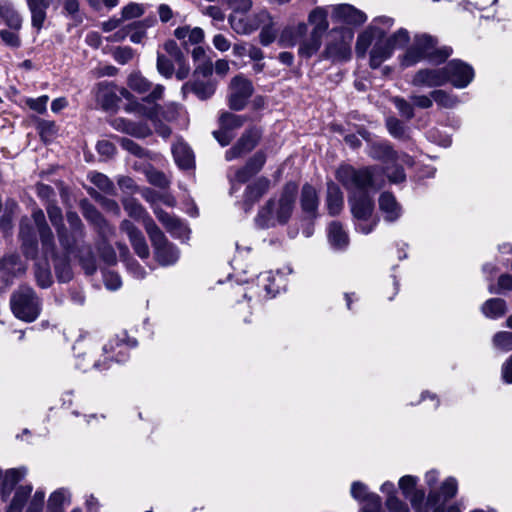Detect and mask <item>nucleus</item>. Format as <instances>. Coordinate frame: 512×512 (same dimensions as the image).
Segmentation results:
<instances>
[{
  "label": "nucleus",
  "instance_id": "nucleus-60",
  "mask_svg": "<svg viewBox=\"0 0 512 512\" xmlns=\"http://www.w3.org/2000/svg\"><path fill=\"white\" fill-rule=\"evenodd\" d=\"M144 13L143 6L137 3H129L121 10L123 21L138 18Z\"/></svg>",
  "mask_w": 512,
  "mask_h": 512
},
{
  "label": "nucleus",
  "instance_id": "nucleus-40",
  "mask_svg": "<svg viewBox=\"0 0 512 512\" xmlns=\"http://www.w3.org/2000/svg\"><path fill=\"white\" fill-rule=\"evenodd\" d=\"M277 278H281L279 273L267 271L258 275V285L265 291L266 296H275L280 289V285L277 283Z\"/></svg>",
  "mask_w": 512,
  "mask_h": 512
},
{
  "label": "nucleus",
  "instance_id": "nucleus-52",
  "mask_svg": "<svg viewBox=\"0 0 512 512\" xmlns=\"http://www.w3.org/2000/svg\"><path fill=\"white\" fill-rule=\"evenodd\" d=\"M405 498L410 501L411 506L417 512H429L427 499L425 500V493L423 490L416 489Z\"/></svg>",
  "mask_w": 512,
  "mask_h": 512
},
{
  "label": "nucleus",
  "instance_id": "nucleus-51",
  "mask_svg": "<svg viewBox=\"0 0 512 512\" xmlns=\"http://www.w3.org/2000/svg\"><path fill=\"white\" fill-rule=\"evenodd\" d=\"M55 260V273L61 282H68L72 278V271L67 258H53Z\"/></svg>",
  "mask_w": 512,
  "mask_h": 512
},
{
  "label": "nucleus",
  "instance_id": "nucleus-27",
  "mask_svg": "<svg viewBox=\"0 0 512 512\" xmlns=\"http://www.w3.org/2000/svg\"><path fill=\"white\" fill-rule=\"evenodd\" d=\"M83 214L84 217L98 229V233L101 238H109L113 235V228L93 205H85L83 207Z\"/></svg>",
  "mask_w": 512,
  "mask_h": 512
},
{
  "label": "nucleus",
  "instance_id": "nucleus-26",
  "mask_svg": "<svg viewBox=\"0 0 512 512\" xmlns=\"http://www.w3.org/2000/svg\"><path fill=\"white\" fill-rule=\"evenodd\" d=\"M379 209L387 222H395L401 217L402 208L392 193L384 192L379 197Z\"/></svg>",
  "mask_w": 512,
  "mask_h": 512
},
{
  "label": "nucleus",
  "instance_id": "nucleus-4",
  "mask_svg": "<svg viewBox=\"0 0 512 512\" xmlns=\"http://www.w3.org/2000/svg\"><path fill=\"white\" fill-rule=\"evenodd\" d=\"M32 219L39 234L44 261H38L35 265V279L39 287L48 288L53 283L50 266L47 259L55 258V241L52 230L46 222L44 212L35 208L32 212Z\"/></svg>",
  "mask_w": 512,
  "mask_h": 512
},
{
  "label": "nucleus",
  "instance_id": "nucleus-32",
  "mask_svg": "<svg viewBox=\"0 0 512 512\" xmlns=\"http://www.w3.org/2000/svg\"><path fill=\"white\" fill-rule=\"evenodd\" d=\"M326 205L331 216L338 215L344 207V197L339 186L333 182L327 185Z\"/></svg>",
  "mask_w": 512,
  "mask_h": 512
},
{
  "label": "nucleus",
  "instance_id": "nucleus-37",
  "mask_svg": "<svg viewBox=\"0 0 512 512\" xmlns=\"http://www.w3.org/2000/svg\"><path fill=\"white\" fill-rule=\"evenodd\" d=\"M369 155L376 160L385 163L396 162L398 154L393 150L392 146L387 142H375L369 148Z\"/></svg>",
  "mask_w": 512,
  "mask_h": 512
},
{
  "label": "nucleus",
  "instance_id": "nucleus-48",
  "mask_svg": "<svg viewBox=\"0 0 512 512\" xmlns=\"http://www.w3.org/2000/svg\"><path fill=\"white\" fill-rule=\"evenodd\" d=\"M69 498V493L65 489L54 491L48 499V509L51 512H62V506Z\"/></svg>",
  "mask_w": 512,
  "mask_h": 512
},
{
  "label": "nucleus",
  "instance_id": "nucleus-45",
  "mask_svg": "<svg viewBox=\"0 0 512 512\" xmlns=\"http://www.w3.org/2000/svg\"><path fill=\"white\" fill-rule=\"evenodd\" d=\"M0 19L12 30H20L22 27V18L16 10L4 6L0 12Z\"/></svg>",
  "mask_w": 512,
  "mask_h": 512
},
{
  "label": "nucleus",
  "instance_id": "nucleus-5",
  "mask_svg": "<svg viewBox=\"0 0 512 512\" xmlns=\"http://www.w3.org/2000/svg\"><path fill=\"white\" fill-rule=\"evenodd\" d=\"M371 46L369 63L371 68L376 69L393 54V50L385 40V30L376 25H369L359 34L355 47L357 56L365 57Z\"/></svg>",
  "mask_w": 512,
  "mask_h": 512
},
{
  "label": "nucleus",
  "instance_id": "nucleus-35",
  "mask_svg": "<svg viewBox=\"0 0 512 512\" xmlns=\"http://www.w3.org/2000/svg\"><path fill=\"white\" fill-rule=\"evenodd\" d=\"M172 153L176 164L181 169H190L194 165V155L190 147L183 141H177L172 146Z\"/></svg>",
  "mask_w": 512,
  "mask_h": 512
},
{
  "label": "nucleus",
  "instance_id": "nucleus-43",
  "mask_svg": "<svg viewBox=\"0 0 512 512\" xmlns=\"http://www.w3.org/2000/svg\"><path fill=\"white\" fill-rule=\"evenodd\" d=\"M229 23L237 34L247 35L256 30V25H253L250 15L245 17L230 16Z\"/></svg>",
  "mask_w": 512,
  "mask_h": 512
},
{
  "label": "nucleus",
  "instance_id": "nucleus-57",
  "mask_svg": "<svg viewBox=\"0 0 512 512\" xmlns=\"http://www.w3.org/2000/svg\"><path fill=\"white\" fill-rule=\"evenodd\" d=\"M119 142L121 147L132 155H135L139 158H145L148 156V152L143 147L129 138H120Z\"/></svg>",
  "mask_w": 512,
  "mask_h": 512
},
{
  "label": "nucleus",
  "instance_id": "nucleus-46",
  "mask_svg": "<svg viewBox=\"0 0 512 512\" xmlns=\"http://www.w3.org/2000/svg\"><path fill=\"white\" fill-rule=\"evenodd\" d=\"M431 97L433 98V101L437 103V105L443 108L450 109L459 103V100L455 95L441 89L433 90L431 92Z\"/></svg>",
  "mask_w": 512,
  "mask_h": 512
},
{
  "label": "nucleus",
  "instance_id": "nucleus-18",
  "mask_svg": "<svg viewBox=\"0 0 512 512\" xmlns=\"http://www.w3.org/2000/svg\"><path fill=\"white\" fill-rule=\"evenodd\" d=\"M447 83L443 67L419 69L411 80V85L418 88H436Z\"/></svg>",
  "mask_w": 512,
  "mask_h": 512
},
{
  "label": "nucleus",
  "instance_id": "nucleus-62",
  "mask_svg": "<svg viewBox=\"0 0 512 512\" xmlns=\"http://www.w3.org/2000/svg\"><path fill=\"white\" fill-rule=\"evenodd\" d=\"M163 50L166 52V54L171 57L175 62L176 61H182L183 58H185V55L181 48L178 46V44L174 40H167L163 44Z\"/></svg>",
  "mask_w": 512,
  "mask_h": 512
},
{
  "label": "nucleus",
  "instance_id": "nucleus-30",
  "mask_svg": "<svg viewBox=\"0 0 512 512\" xmlns=\"http://www.w3.org/2000/svg\"><path fill=\"white\" fill-rule=\"evenodd\" d=\"M307 33V25L305 23H298L295 26L285 28L278 39V44L281 47H293L298 41Z\"/></svg>",
  "mask_w": 512,
  "mask_h": 512
},
{
  "label": "nucleus",
  "instance_id": "nucleus-61",
  "mask_svg": "<svg viewBox=\"0 0 512 512\" xmlns=\"http://www.w3.org/2000/svg\"><path fill=\"white\" fill-rule=\"evenodd\" d=\"M19 30H0V38L2 41L11 48H18L21 45V40L18 34Z\"/></svg>",
  "mask_w": 512,
  "mask_h": 512
},
{
  "label": "nucleus",
  "instance_id": "nucleus-63",
  "mask_svg": "<svg viewBox=\"0 0 512 512\" xmlns=\"http://www.w3.org/2000/svg\"><path fill=\"white\" fill-rule=\"evenodd\" d=\"M393 103L395 107L398 109L401 116L406 119H412L414 117V108L413 105L410 104L407 100L401 97L393 98Z\"/></svg>",
  "mask_w": 512,
  "mask_h": 512
},
{
  "label": "nucleus",
  "instance_id": "nucleus-28",
  "mask_svg": "<svg viewBox=\"0 0 512 512\" xmlns=\"http://www.w3.org/2000/svg\"><path fill=\"white\" fill-rule=\"evenodd\" d=\"M115 129L137 138H146L152 131L146 123L132 122L124 118H116L113 121Z\"/></svg>",
  "mask_w": 512,
  "mask_h": 512
},
{
  "label": "nucleus",
  "instance_id": "nucleus-9",
  "mask_svg": "<svg viewBox=\"0 0 512 512\" xmlns=\"http://www.w3.org/2000/svg\"><path fill=\"white\" fill-rule=\"evenodd\" d=\"M146 232L155 251V258L162 266L173 265L179 258L178 249L170 242L155 224L153 219L146 220Z\"/></svg>",
  "mask_w": 512,
  "mask_h": 512
},
{
  "label": "nucleus",
  "instance_id": "nucleus-6",
  "mask_svg": "<svg viewBox=\"0 0 512 512\" xmlns=\"http://www.w3.org/2000/svg\"><path fill=\"white\" fill-rule=\"evenodd\" d=\"M377 170L374 166L356 169L343 165L337 170L336 178L348 191V196L375 194L380 188L374 180Z\"/></svg>",
  "mask_w": 512,
  "mask_h": 512
},
{
  "label": "nucleus",
  "instance_id": "nucleus-24",
  "mask_svg": "<svg viewBox=\"0 0 512 512\" xmlns=\"http://www.w3.org/2000/svg\"><path fill=\"white\" fill-rule=\"evenodd\" d=\"M174 36L180 41L181 46L185 50H189L191 46H196L204 42L205 33L200 27H191L184 25L174 30Z\"/></svg>",
  "mask_w": 512,
  "mask_h": 512
},
{
  "label": "nucleus",
  "instance_id": "nucleus-31",
  "mask_svg": "<svg viewBox=\"0 0 512 512\" xmlns=\"http://www.w3.org/2000/svg\"><path fill=\"white\" fill-rule=\"evenodd\" d=\"M27 470L23 467L8 469L1 481L0 489L2 497H7L13 491L17 483H19L26 475Z\"/></svg>",
  "mask_w": 512,
  "mask_h": 512
},
{
  "label": "nucleus",
  "instance_id": "nucleus-2",
  "mask_svg": "<svg viewBox=\"0 0 512 512\" xmlns=\"http://www.w3.org/2000/svg\"><path fill=\"white\" fill-rule=\"evenodd\" d=\"M297 192V183L293 181L286 183L280 193L279 199H270L265 206L260 209L256 217L257 225L261 228H268L275 226L276 223H287L294 209Z\"/></svg>",
  "mask_w": 512,
  "mask_h": 512
},
{
  "label": "nucleus",
  "instance_id": "nucleus-14",
  "mask_svg": "<svg viewBox=\"0 0 512 512\" xmlns=\"http://www.w3.org/2000/svg\"><path fill=\"white\" fill-rule=\"evenodd\" d=\"M245 121V116L223 112L219 118L220 128L213 132V136L221 146H227L234 138L235 131L240 129Z\"/></svg>",
  "mask_w": 512,
  "mask_h": 512
},
{
  "label": "nucleus",
  "instance_id": "nucleus-42",
  "mask_svg": "<svg viewBox=\"0 0 512 512\" xmlns=\"http://www.w3.org/2000/svg\"><path fill=\"white\" fill-rule=\"evenodd\" d=\"M322 37L310 33L309 37L303 40L299 46L298 54L304 58H310L321 47Z\"/></svg>",
  "mask_w": 512,
  "mask_h": 512
},
{
  "label": "nucleus",
  "instance_id": "nucleus-64",
  "mask_svg": "<svg viewBox=\"0 0 512 512\" xmlns=\"http://www.w3.org/2000/svg\"><path fill=\"white\" fill-rule=\"evenodd\" d=\"M265 162V153L263 151H258L246 162L245 165L256 175L262 169Z\"/></svg>",
  "mask_w": 512,
  "mask_h": 512
},
{
  "label": "nucleus",
  "instance_id": "nucleus-10",
  "mask_svg": "<svg viewBox=\"0 0 512 512\" xmlns=\"http://www.w3.org/2000/svg\"><path fill=\"white\" fill-rule=\"evenodd\" d=\"M32 490V485H21L17 487L5 512H43L45 492L38 489L33 496H31Z\"/></svg>",
  "mask_w": 512,
  "mask_h": 512
},
{
  "label": "nucleus",
  "instance_id": "nucleus-56",
  "mask_svg": "<svg viewBox=\"0 0 512 512\" xmlns=\"http://www.w3.org/2000/svg\"><path fill=\"white\" fill-rule=\"evenodd\" d=\"M386 127L389 131V133L399 139L406 138V127L403 125V123L395 118V117H389L386 120Z\"/></svg>",
  "mask_w": 512,
  "mask_h": 512
},
{
  "label": "nucleus",
  "instance_id": "nucleus-55",
  "mask_svg": "<svg viewBox=\"0 0 512 512\" xmlns=\"http://www.w3.org/2000/svg\"><path fill=\"white\" fill-rule=\"evenodd\" d=\"M157 71L165 78H171L175 71L173 62L160 52L157 54Z\"/></svg>",
  "mask_w": 512,
  "mask_h": 512
},
{
  "label": "nucleus",
  "instance_id": "nucleus-59",
  "mask_svg": "<svg viewBox=\"0 0 512 512\" xmlns=\"http://www.w3.org/2000/svg\"><path fill=\"white\" fill-rule=\"evenodd\" d=\"M46 210L49 220L56 230L64 226L62 210L59 206L53 203H49L46 207Z\"/></svg>",
  "mask_w": 512,
  "mask_h": 512
},
{
  "label": "nucleus",
  "instance_id": "nucleus-58",
  "mask_svg": "<svg viewBox=\"0 0 512 512\" xmlns=\"http://www.w3.org/2000/svg\"><path fill=\"white\" fill-rule=\"evenodd\" d=\"M90 181L97 186L100 190L111 193L114 189L112 181L102 173H93L90 176Z\"/></svg>",
  "mask_w": 512,
  "mask_h": 512
},
{
  "label": "nucleus",
  "instance_id": "nucleus-16",
  "mask_svg": "<svg viewBox=\"0 0 512 512\" xmlns=\"http://www.w3.org/2000/svg\"><path fill=\"white\" fill-rule=\"evenodd\" d=\"M229 95V106L233 110H242L253 93V86L250 80L237 75L231 80Z\"/></svg>",
  "mask_w": 512,
  "mask_h": 512
},
{
  "label": "nucleus",
  "instance_id": "nucleus-39",
  "mask_svg": "<svg viewBox=\"0 0 512 512\" xmlns=\"http://www.w3.org/2000/svg\"><path fill=\"white\" fill-rule=\"evenodd\" d=\"M215 89V84L211 81H195L194 83H185L182 87V91L184 93L187 90H191L201 100L210 98L214 94Z\"/></svg>",
  "mask_w": 512,
  "mask_h": 512
},
{
  "label": "nucleus",
  "instance_id": "nucleus-29",
  "mask_svg": "<svg viewBox=\"0 0 512 512\" xmlns=\"http://www.w3.org/2000/svg\"><path fill=\"white\" fill-rule=\"evenodd\" d=\"M300 204L304 213L316 217L319 206V197L316 189L306 183L303 185L300 196Z\"/></svg>",
  "mask_w": 512,
  "mask_h": 512
},
{
  "label": "nucleus",
  "instance_id": "nucleus-41",
  "mask_svg": "<svg viewBox=\"0 0 512 512\" xmlns=\"http://www.w3.org/2000/svg\"><path fill=\"white\" fill-rule=\"evenodd\" d=\"M56 232L61 246L67 253L73 252L76 248L77 242L83 239L73 231L69 233L65 225L58 228Z\"/></svg>",
  "mask_w": 512,
  "mask_h": 512
},
{
  "label": "nucleus",
  "instance_id": "nucleus-8",
  "mask_svg": "<svg viewBox=\"0 0 512 512\" xmlns=\"http://www.w3.org/2000/svg\"><path fill=\"white\" fill-rule=\"evenodd\" d=\"M374 194L362 196H348V204L355 220L356 230L363 233H371L378 219L374 216Z\"/></svg>",
  "mask_w": 512,
  "mask_h": 512
},
{
  "label": "nucleus",
  "instance_id": "nucleus-20",
  "mask_svg": "<svg viewBox=\"0 0 512 512\" xmlns=\"http://www.w3.org/2000/svg\"><path fill=\"white\" fill-rule=\"evenodd\" d=\"M120 229L127 234L135 253L142 259L148 258L150 251L142 232L129 220H123Z\"/></svg>",
  "mask_w": 512,
  "mask_h": 512
},
{
  "label": "nucleus",
  "instance_id": "nucleus-19",
  "mask_svg": "<svg viewBox=\"0 0 512 512\" xmlns=\"http://www.w3.org/2000/svg\"><path fill=\"white\" fill-rule=\"evenodd\" d=\"M138 113L147 119L151 120L153 124L160 122V117L166 121H174L180 114L182 107L176 103H169L164 108L155 104L152 107H145L139 105L137 107Z\"/></svg>",
  "mask_w": 512,
  "mask_h": 512
},
{
  "label": "nucleus",
  "instance_id": "nucleus-25",
  "mask_svg": "<svg viewBox=\"0 0 512 512\" xmlns=\"http://www.w3.org/2000/svg\"><path fill=\"white\" fill-rule=\"evenodd\" d=\"M269 188L270 180L266 177H259L253 183L249 184L244 192L245 209H251V207L260 200Z\"/></svg>",
  "mask_w": 512,
  "mask_h": 512
},
{
  "label": "nucleus",
  "instance_id": "nucleus-22",
  "mask_svg": "<svg viewBox=\"0 0 512 512\" xmlns=\"http://www.w3.org/2000/svg\"><path fill=\"white\" fill-rule=\"evenodd\" d=\"M154 214L156 215L159 222L173 237L180 239L187 237L189 230L185 223H183L180 219L170 215L168 212L158 207L154 208Z\"/></svg>",
  "mask_w": 512,
  "mask_h": 512
},
{
  "label": "nucleus",
  "instance_id": "nucleus-36",
  "mask_svg": "<svg viewBox=\"0 0 512 512\" xmlns=\"http://www.w3.org/2000/svg\"><path fill=\"white\" fill-rule=\"evenodd\" d=\"M328 240L335 250H344L349 243L348 234L342 225L336 221L328 226Z\"/></svg>",
  "mask_w": 512,
  "mask_h": 512
},
{
  "label": "nucleus",
  "instance_id": "nucleus-47",
  "mask_svg": "<svg viewBox=\"0 0 512 512\" xmlns=\"http://www.w3.org/2000/svg\"><path fill=\"white\" fill-rule=\"evenodd\" d=\"M385 40L394 51L395 49H402L406 47L410 41V35L406 29L400 28L390 37L385 38Z\"/></svg>",
  "mask_w": 512,
  "mask_h": 512
},
{
  "label": "nucleus",
  "instance_id": "nucleus-53",
  "mask_svg": "<svg viewBox=\"0 0 512 512\" xmlns=\"http://www.w3.org/2000/svg\"><path fill=\"white\" fill-rule=\"evenodd\" d=\"M103 241L98 245V252L101 259L109 266L116 264L117 256L114 248L107 242L108 238H102Z\"/></svg>",
  "mask_w": 512,
  "mask_h": 512
},
{
  "label": "nucleus",
  "instance_id": "nucleus-38",
  "mask_svg": "<svg viewBox=\"0 0 512 512\" xmlns=\"http://www.w3.org/2000/svg\"><path fill=\"white\" fill-rule=\"evenodd\" d=\"M507 310L505 300L501 298H491L483 303L481 311L485 317L490 319H497L502 317Z\"/></svg>",
  "mask_w": 512,
  "mask_h": 512
},
{
  "label": "nucleus",
  "instance_id": "nucleus-1",
  "mask_svg": "<svg viewBox=\"0 0 512 512\" xmlns=\"http://www.w3.org/2000/svg\"><path fill=\"white\" fill-rule=\"evenodd\" d=\"M136 346V341H127L126 334L116 335L106 343H98L92 338H83L74 345L77 369L104 371L110 368L112 362H124L128 351Z\"/></svg>",
  "mask_w": 512,
  "mask_h": 512
},
{
  "label": "nucleus",
  "instance_id": "nucleus-13",
  "mask_svg": "<svg viewBox=\"0 0 512 512\" xmlns=\"http://www.w3.org/2000/svg\"><path fill=\"white\" fill-rule=\"evenodd\" d=\"M447 83H451L455 88H465L474 79V69L469 64L454 59L449 61L444 67Z\"/></svg>",
  "mask_w": 512,
  "mask_h": 512
},
{
  "label": "nucleus",
  "instance_id": "nucleus-33",
  "mask_svg": "<svg viewBox=\"0 0 512 512\" xmlns=\"http://www.w3.org/2000/svg\"><path fill=\"white\" fill-rule=\"evenodd\" d=\"M327 18L328 11L326 8L316 7L313 9L308 16V22L313 26L311 33L323 37L329 27Z\"/></svg>",
  "mask_w": 512,
  "mask_h": 512
},
{
  "label": "nucleus",
  "instance_id": "nucleus-15",
  "mask_svg": "<svg viewBox=\"0 0 512 512\" xmlns=\"http://www.w3.org/2000/svg\"><path fill=\"white\" fill-rule=\"evenodd\" d=\"M27 266L18 254L5 255L0 260V290L12 284L15 278L26 272Z\"/></svg>",
  "mask_w": 512,
  "mask_h": 512
},
{
  "label": "nucleus",
  "instance_id": "nucleus-34",
  "mask_svg": "<svg viewBox=\"0 0 512 512\" xmlns=\"http://www.w3.org/2000/svg\"><path fill=\"white\" fill-rule=\"evenodd\" d=\"M53 0H26L31 12L32 26L40 30L46 19V10Z\"/></svg>",
  "mask_w": 512,
  "mask_h": 512
},
{
  "label": "nucleus",
  "instance_id": "nucleus-11",
  "mask_svg": "<svg viewBox=\"0 0 512 512\" xmlns=\"http://www.w3.org/2000/svg\"><path fill=\"white\" fill-rule=\"evenodd\" d=\"M354 32L350 28L333 29L325 49L327 58L333 61H346L351 57Z\"/></svg>",
  "mask_w": 512,
  "mask_h": 512
},
{
  "label": "nucleus",
  "instance_id": "nucleus-12",
  "mask_svg": "<svg viewBox=\"0 0 512 512\" xmlns=\"http://www.w3.org/2000/svg\"><path fill=\"white\" fill-rule=\"evenodd\" d=\"M95 99L105 111L117 106L120 96L129 99L130 92L125 88L117 87L113 82L102 81L94 88Z\"/></svg>",
  "mask_w": 512,
  "mask_h": 512
},
{
  "label": "nucleus",
  "instance_id": "nucleus-7",
  "mask_svg": "<svg viewBox=\"0 0 512 512\" xmlns=\"http://www.w3.org/2000/svg\"><path fill=\"white\" fill-rule=\"evenodd\" d=\"M10 306L15 317L30 323L40 315L42 301L31 287L21 285L12 293Z\"/></svg>",
  "mask_w": 512,
  "mask_h": 512
},
{
  "label": "nucleus",
  "instance_id": "nucleus-21",
  "mask_svg": "<svg viewBox=\"0 0 512 512\" xmlns=\"http://www.w3.org/2000/svg\"><path fill=\"white\" fill-rule=\"evenodd\" d=\"M19 237L22 240L24 254L34 258L38 251V241L31 220L26 216L20 220Z\"/></svg>",
  "mask_w": 512,
  "mask_h": 512
},
{
  "label": "nucleus",
  "instance_id": "nucleus-50",
  "mask_svg": "<svg viewBox=\"0 0 512 512\" xmlns=\"http://www.w3.org/2000/svg\"><path fill=\"white\" fill-rule=\"evenodd\" d=\"M128 86L138 93H145L150 90L152 84L140 73H132L128 78Z\"/></svg>",
  "mask_w": 512,
  "mask_h": 512
},
{
  "label": "nucleus",
  "instance_id": "nucleus-44",
  "mask_svg": "<svg viewBox=\"0 0 512 512\" xmlns=\"http://www.w3.org/2000/svg\"><path fill=\"white\" fill-rule=\"evenodd\" d=\"M124 209L128 215L136 220H141L144 227L146 228V220L152 219L143 206L139 204L135 199H126L124 201Z\"/></svg>",
  "mask_w": 512,
  "mask_h": 512
},
{
  "label": "nucleus",
  "instance_id": "nucleus-54",
  "mask_svg": "<svg viewBox=\"0 0 512 512\" xmlns=\"http://www.w3.org/2000/svg\"><path fill=\"white\" fill-rule=\"evenodd\" d=\"M493 346L502 351L512 350V332H497L492 339Z\"/></svg>",
  "mask_w": 512,
  "mask_h": 512
},
{
  "label": "nucleus",
  "instance_id": "nucleus-17",
  "mask_svg": "<svg viewBox=\"0 0 512 512\" xmlns=\"http://www.w3.org/2000/svg\"><path fill=\"white\" fill-rule=\"evenodd\" d=\"M260 138L261 131L258 128L252 127L246 130L235 145L226 151L225 159L232 161L249 153L256 147Z\"/></svg>",
  "mask_w": 512,
  "mask_h": 512
},
{
  "label": "nucleus",
  "instance_id": "nucleus-23",
  "mask_svg": "<svg viewBox=\"0 0 512 512\" xmlns=\"http://www.w3.org/2000/svg\"><path fill=\"white\" fill-rule=\"evenodd\" d=\"M332 18L335 21L347 24L360 25L367 19L366 15L350 4H338L331 6Z\"/></svg>",
  "mask_w": 512,
  "mask_h": 512
},
{
  "label": "nucleus",
  "instance_id": "nucleus-49",
  "mask_svg": "<svg viewBox=\"0 0 512 512\" xmlns=\"http://www.w3.org/2000/svg\"><path fill=\"white\" fill-rule=\"evenodd\" d=\"M458 485L457 481L453 477L447 478L440 486L439 490H436L442 501L445 504L449 499L453 498L457 493Z\"/></svg>",
  "mask_w": 512,
  "mask_h": 512
},
{
  "label": "nucleus",
  "instance_id": "nucleus-3",
  "mask_svg": "<svg viewBox=\"0 0 512 512\" xmlns=\"http://www.w3.org/2000/svg\"><path fill=\"white\" fill-rule=\"evenodd\" d=\"M452 54V48L448 46L437 47V40L428 34L414 36L412 45L401 56L400 63L404 68L414 66L427 60L433 64L445 62Z\"/></svg>",
  "mask_w": 512,
  "mask_h": 512
}]
</instances>
